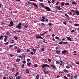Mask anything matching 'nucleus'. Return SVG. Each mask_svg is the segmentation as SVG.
<instances>
[{
    "label": "nucleus",
    "mask_w": 79,
    "mask_h": 79,
    "mask_svg": "<svg viewBox=\"0 0 79 79\" xmlns=\"http://www.w3.org/2000/svg\"><path fill=\"white\" fill-rule=\"evenodd\" d=\"M9 56L10 57H13V56H14V55H13L12 54H10Z\"/></svg>",
    "instance_id": "nucleus-51"
},
{
    "label": "nucleus",
    "mask_w": 79,
    "mask_h": 79,
    "mask_svg": "<svg viewBox=\"0 0 79 79\" xmlns=\"http://www.w3.org/2000/svg\"><path fill=\"white\" fill-rule=\"evenodd\" d=\"M55 39H56L57 40H58L59 39V37L56 36L55 37Z\"/></svg>",
    "instance_id": "nucleus-42"
},
{
    "label": "nucleus",
    "mask_w": 79,
    "mask_h": 79,
    "mask_svg": "<svg viewBox=\"0 0 79 79\" xmlns=\"http://www.w3.org/2000/svg\"><path fill=\"white\" fill-rule=\"evenodd\" d=\"M65 5H69V3H68V2H66V3H65Z\"/></svg>",
    "instance_id": "nucleus-41"
},
{
    "label": "nucleus",
    "mask_w": 79,
    "mask_h": 79,
    "mask_svg": "<svg viewBox=\"0 0 79 79\" xmlns=\"http://www.w3.org/2000/svg\"><path fill=\"white\" fill-rule=\"evenodd\" d=\"M37 66H38V65L37 64H35L34 65V67H35V68H37Z\"/></svg>",
    "instance_id": "nucleus-43"
},
{
    "label": "nucleus",
    "mask_w": 79,
    "mask_h": 79,
    "mask_svg": "<svg viewBox=\"0 0 79 79\" xmlns=\"http://www.w3.org/2000/svg\"><path fill=\"white\" fill-rule=\"evenodd\" d=\"M6 34H7V35H10V32H9V31H8L6 33Z\"/></svg>",
    "instance_id": "nucleus-52"
},
{
    "label": "nucleus",
    "mask_w": 79,
    "mask_h": 79,
    "mask_svg": "<svg viewBox=\"0 0 79 79\" xmlns=\"http://www.w3.org/2000/svg\"><path fill=\"white\" fill-rule=\"evenodd\" d=\"M8 44H9V43H8V42H6V43H5V44L6 45H8Z\"/></svg>",
    "instance_id": "nucleus-63"
},
{
    "label": "nucleus",
    "mask_w": 79,
    "mask_h": 79,
    "mask_svg": "<svg viewBox=\"0 0 79 79\" xmlns=\"http://www.w3.org/2000/svg\"><path fill=\"white\" fill-rule=\"evenodd\" d=\"M36 37L37 39H43L44 40V39H43L41 36H36Z\"/></svg>",
    "instance_id": "nucleus-2"
},
{
    "label": "nucleus",
    "mask_w": 79,
    "mask_h": 79,
    "mask_svg": "<svg viewBox=\"0 0 79 79\" xmlns=\"http://www.w3.org/2000/svg\"><path fill=\"white\" fill-rule=\"evenodd\" d=\"M59 63L60 64V66H62V65H63V60H60L59 62Z\"/></svg>",
    "instance_id": "nucleus-8"
},
{
    "label": "nucleus",
    "mask_w": 79,
    "mask_h": 79,
    "mask_svg": "<svg viewBox=\"0 0 79 79\" xmlns=\"http://www.w3.org/2000/svg\"><path fill=\"white\" fill-rule=\"evenodd\" d=\"M10 24H11V25H13V24H14V23L12 21H11V22H10Z\"/></svg>",
    "instance_id": "nucleus-32"
},
{
    "label": "nucleus",
    "mask_w": 79,
    "mask_h": 79,
    "mask_svg": "<svg viewBox=\"0 0 79 79\" xmlns=\"http://www.w3.org/2000/svg\"><path fill=\"white\" fill-rule=\"evenodd\" d=\"M42 52H44L45 51V49L44 48H42L41 49Z\"/></svg>",
    "instance_id": "nucleus-47"
},
{
    "label": "nucleus",
    "mask_w": 79,
    "mask_h": 79,
    "mask_svg": "<svg viewBox=\"0 0 79 79\" xmlns=\"http://www.w3.org/2000/svg\"><path fill=\"white\" fill-rule=\"evenodd\" d=\"M18 58H22V56H17Z\"/></svg>",
    "instance_id": "nucleus-50"
},
{
    "label": "nucleus",
    "mask_w": 79,
    "mask_h": 79,
    "mask_svg": "<svg viewBox=\"0 0 79 79\" xmlns=\"http://www.w3.org/2000/svg\"><path fill=\"white\" fill-rule=\"evenodd\" d=\"M16 27L17 29H21V26L18 25L16 26Z\"/></svg>",
    "instance_id": "nucleus-11"
},
{
    "label": "nucleus",
    "mask_w": 79,
    "mask_h": 79,
    "mask_svg": "<svg viewBox=\"0 0 79 79\" xmlns=\"http://www.w3.org/2000/svg\"><path fill=\"white\" fill-rule=\"evenodd\" d=\"M68 14H69V15H72V12H71V11L69 12H68Z\"/></svg>",
    "instance_id": "nucleus-28"
},
{
    "label": "nucleus",
    "mask_w": 79,
    "mask_h": 79,
    "mask_svg": "<svg viewBox=\"0 0 79 79\" xmlns=\"http://www.w3.org/2000/svg\"><path fill=\"white\" fill-rule=\"evenodd\" d=\"M41 21L42 22H45V20L44 19H41Z\"/></svg>",
    "instance_id": "nucleus-33"
},
{
    "label": "nucleus",
    "mask_w": 79,
    "mask_h": 79,
    "mask_svg": "<svg viewBox=\"0 0 79 79\" xmlns=\"http://www.w3.org/2000/svg\"><path fill=\"white\" fill-rule=\"evenodd\" d=\"M45 66H46V67H47L48 68H50V66H49V65H48L47 64H45Z\"/></svg>",
    "instance_id": "nucleus-34"
},
{
    "label": "nucleus",
    "mask_w": 79,
    "mask_h": 79,
    "mask_svg": "<svg viewBox=\"0 0 79 79\" xmlns=\"http://www.w3.org/2000/svg\"><path fill=\"white\" fill-rule=\"evenodd\" d=\"M2 39H3V36L2 35H1L0 37V40H2Z\"/></svg>",
    "instance_id": "nucleus-30"
},
{
    "label": "nucleus",
    "mask_w": 79,
    "mask_h": 79,
    "mask_svg": "<svg viewBox=\"0 0 79 79\" xmlns=\"http://www.w3.org/2000/svg\"><path fill=\"white\" fill-rule=\"evenodd\" d=\"M74 76H72L71 77V79H74Z\"/></svg>",
    "instance_id": "nucleus-61"
},
{
    "label": "nucleus",
    "mask_w": 79,
    "mask_h": 79,
    "mask_svg": "<svg viewBox=\"0 0 79 79\" xmlns=\"http://www.w3.org/2000/svg\"><path fill=\"white\" fill-rule=\"evenodd\" d=\"M67 39L68 40H69L70 41H72V40L70 38V37H67Z\"/></svg>",
    "instance_id": "nucleus-13"
},
{
    "label": "nucleus",
    "mask_w": 79,
    "mask_h": 79,
    "mask_svg": "<svg viewBox=\"0 0 79 79\" xmlns=\"http://www.w3.org/2000/svg\"><path fill=\"white\" fill-rule=\"evenodd\" d=\"M45 64H43L42 65V67L43 68H45V67H46L45 66Z\"/></svg>",
    "instance_id": "nucleus-24"
},
{
    "label": "nucleus",
    "mask_w": 79,
    "mask_h": 79,
    "mask_svg": "<svg viewBox=\"0 0 79 79\" xmlns=\"http://www.w3.org/2000/svg\"><path fill=\"white\" fill-rule=\"evenodd\" d=\"M56 63L57 64H60V62H59V61H56Z\"/></svg>",
    "instance_id": "nucleus-37"
},
{
    "label": "nucleus",
    "mask_w": 79,
    "mask_h": 79,
    "mask_svg": "<svg viewBox=\"0 0 79 79\" xmlns=\"http://www.w3.org/2000/svg\"><path fill=\"white\" fill-rule=\"evenodd\" d=\"M24 28H27L28 27V25L27 24H26L24 26Z\"/></svg>",
    "instance_id": "nucleus-26"
},
{
    "label": "nucleus",
    "mask_w": 79,
    "mask_h": 79,
    "mask_svg": "<svg viewBox=\"0 0 79 79\" xmlns=\"http://www.w3.org/2000/svg\"><path fill=\"white\" fill-rule=\"evenodd\" d=\"M44 9L45 10H47L46 11H51V9L50 8L46 6H44Z\"/></svg>",
    "instance_id": "nucleus-1"
},
{
    "label": "nucleus",
    "mask_w": 79,
    "mask_h": 79,
    "mask_svg": "<svg viewBox=\"0 0 79 79\" xmlns=\"http://www.w3.org/2000/svg\"><path fill=\"white\" fill-rule=\"evenodd\" d=\"M50 66H52V67H53V68H56V66H55L54 65L52 64H50Z\"/></svg>",
    "instance_id": "nucleus-18"
},
{
    "label": "nucleus",
    "mask_w": 79,
    "mask_h": 79,
    "mask_svg": "<svg viewBox=\"0 0 79 79\" xmlns=\"http://www.w3.org/2000/svg\"><path fill=\"white\" fill-rule=\"evenodd\" d=\"M30 53V54H31V55H34V54L33 53V52H31Z\"/></svg>",
    "instance_id": "nucleus-53"
},
{
    "label": "nucleus",
    "mask_w": 79,
    "mask_h": 79,
    "mask_svg": "<svg viewBox=\"0 0 79 79\" xmlns=\"http://www.w3.org/2000/svg\"><path fill=\"white\" fill-rule=\"evenodd\" d=\"M59 3H60V2H57V3L56 4V5H58V4H59Z\"/></svg>",
    "instance_id": "nucleus-39"
},
{
    "label": "nucleus",
    "mask_w": 79,
    "mask_h": 79,
    "mask_svg": "<svg viewBox=\"0 0 79 79\" xmlns=\"http://www.w3.org/2000/svg\"><path fill=\"white\" fill-rule=\"evenodd\" d=\"M9 42L10 44H13V43H15V41L12 40H10Z\"/></svg>",
    "instance_id": "nucleus-9"
},
{
    "label": "nucleus",
    "mask_w": 79,
    "mask_h": 79,
    "mask_svg": "<svg viewBox=\"0 0 79 79\" xmlns=\"http://www.w3.org/2000/svg\"><path fill=\"white\" fill-rule=\"evenodd\" d=\"M8 26L9 27H11L13 26V25H11L10 24H9L8 25Z\"/></svg>",
    "instance_id": "nucleus-59"
},
{
    "label": "nucleus",
    "mask_w": 79,
    "mask_h": 79,
    "mask_svg": "<svg viewBox=\"0 0 79 79\" xmlns=\"http://www.w3.org/2000/svg\"><path fill=\"white\" fill-rule=\"evenodd\" d=\"M13 77L12 76L9 77V79H13Z\"/></svg>",
    "instance_id": "nucleus-38"
},
{
    "label": "nucleus",
    "mask_w": 79,
    "mask_h": 79,
    "mask_svg": "<svg viewBox=\"0 0 79 79\" xmlns=\"http://www.w3.org/2000/svg\"><path fill=\"white\" fill-rule=\"evenodd\" d=\"M1 25H3V24L4 25H5V23L4 22H1Z\"/></svg>",
    "instance_id": "nucleus-35"
},
{
    "label": "nucleus",
    "mask_w": 79,
    "mask_h": 79,
    "mask_svg": "<svg viewBox=\"0 0 79 79\" xmlns=\"http://www.w3.org/2000/svg\"><path fill=\"white\" fill-rule=\"evenodd\" d=\"M75 13L77 15H79V12L77 11H75Z\"/></svg>",
    "instance_id": "nucleus-21"
},
{
    "label": "nucleus",
    "mask_w": 79,
    "mask_h": 79,
    "mask_svg": "<svg viewBox=\"0 0 79 79\" xmlns=\"http://www.w3.org/2000/svg\"><path fill=\"white\" fill-rule=\"evenodd\" d=\"M31 63L28 62V63H27V65L28 66V67H29V66H30L31 65Z\"/></svg>",
    "instance_id": "nucleus-16"
},
{
    "label": "nucleus",
    "mask_w": 79,
    "mask_h": 79,
    "mask_svg": "<svg viewBox=\"0 0 79 79\" xmlns=\"http://www.w3.org/2000/svg\"><path fill=\"white\" fill-rule=\"evenodd\" d=\"M61 42L63 44H65V45L67 44V42H63V41H61Z\"/></svg>",
    "instance_id": "nucleus-25"
},
{
    "label": "nucleus",
    "mask_w": 79,
    "mask_h": 79,
    "mask_svg": "<svg viewBox=\"0 0 79 79\" xmlns=\"http://www.w3.org/2000/svg\"><path fill=\"white\" fill-rule=\"evenodd\" d=\"M63 24H65V25H66L67 23H66V22H63Z\"/></svg>",
    "instance_id": "nucleus-56"
},
{
    "label": "nucleus",
    "mask_w": 79,
    "mask_h": 79,
    "mask_svg": "<svg viewBox=\"0 0 79 79\" xmlns=\"http://www.w3.org/2000/svg\"><path fill=\"white\" fill-rule=\"evenodd\" d=\"M43 61H44V62L45 63H47V61L45 59H43Z\"/></svg>",
    "instance_id": "nucleus-31"
},
{
    "label": "nucleus",
    "mask_w": 79,
    "mask_h": 79,
    "mask_svg": "<svg viewBox=\"0 0 79 79\" xmlns=\"http://www.w3.org/2000/svg\"><path fill=\"white\" fill-rule=\"evenodd\" d=\"M74 26H79V24H75L74 25Z\"/></svg>",
    "instance_id": "nucleus-49"
},
{
    "label": "nucleus",
    "mask_w": 79,
    "mask_h": 79,
    "mask_svg": "<svg viewBox=\"0 0 79 79\" xmlns=\"http://www.w3.org/2000/svg\"><path fill=\"white\" fill-rule=\"evenodd\" d=\"M57 9H58L59 10H61V8L60 7V6H57Z\"/></svg>",
    "instance_id": "nucleus-22"
},
{
    "label": "nucleus",
    "mask_w": 79,
    "mask_h": 79,
    "mask_svg": "<svg viewBox=\"0 0 79 79\" xmlns=\"http://www.w3.org/2000/svg\"><path fill=\"white\" fill-rule=\"evenodd\" d=\"M16 60L17 62H19V61H21V60H20V59L19 58L17 59Z\"/></svg>",
    "instance_id": "nucleus-19"
},
{
    "label": "nucleus",
    "mask_w": 79,
    "mask_h": 79,
    "mask_svg": "<svg viewBox=\"0 0 79 79\" xmlns=\"http://www.w3.org/2000/svg\"><path fill=\"white\" fill-rule=\"evenodd\" d=\"M61 6H64V2H61Z\"/></svg>",
    "instance_id": "nucleus-20"
},
{
    "label": "nucleus",
    "mask_w": 79,
    "mask_h": 79,
    "mask_svg": "<svg viewBox=\"0 0 79 79\" xmlns=\"http://www.w3.org/2000/svg\"><path fill=\"white\" fill-rule=\"evenodd\" d=\"M18 25L19 26H22V24L21 23H19Z\"/></svg>",
    "instance_id": "nucleus-48"
},
{
    "label": "nucleus",
    "mask_w": 79,
    "mask_h": 79,
    "mask_svg": "<svg viewBox=\"0 0 79 79\" xmlns=\"http://www.w3.org/2000/svg\"><path fill=\"white\" fill-rule=\"evenodd\" d=\"M48 60L49 61V62H51V61H52L50 59L48 58Z\"/></svg>",
    "instance_id": "nucleus-46"
},
{
    "label": "nucleus",
    "mask_w": 79,
    "mask_h": 79,
    "mask_svg": "<svg viewBox=\"0 0 79 79\" xmlns=\"http://www.w3.org/2000/svg\"><path fill=\"white\" fill-rule=\"evenodd\" d=\"M41 24L43 27H44L45 26V24L44 23H41Z\"/></svg>",
    "instance_id": "nucleus-27"
},
{
    "label": "nucleus",
    "mask_w": 79,
    "mask_h": 79,
    "mask_svg": "<svg viewBox=\"0 0 79 79\" xmlns=\"http://www.w3.org/2000/svg\"><path fill=\"white\" fill-rule=\"evenodd\" d=\"M40 6H42V8H44V7H45V6L44 5V3H40L39 4Z\"/></svg>",
    "instance_id": "nucleus-7"
},
{
    "label": "nucleus",
    "mask_w": 79,
    "mask_h": 79,
    "mask_svg": "<svg viewBox=\"0 0 79 79\" xmlns=\"http://www.w3.org/2000/svg\"><path fill=\"white\" fill-rule=\"evenodd\" d=\"M61 52H60V51H59L58 50H56V53H57V54H60V53Z\"/></svg>",
    "instance_id": "nucleus-14"
},
{
    "label": "nucleus",
    "mask_w": 79,
    "mask_h": 79,
    "mask_svg": "<svg viewBox=\"0 0 79 79\" xmlns=\"http://www.w3.org/2000/svg\"><path fill=\"white\" fill-rule=\"evenodd\" d=\"M21 76H18L16 77V79H21Z\"/></svg>",
    "instance_id": "nucleus-23"
},
{
    "label": "nucleus",
    "mask_w": 79,
    "mask_h": 79,
    "mask_svg": "<svg viewBox=\"0 0 79 79\" xmlns=\"http://www.w3.org/2000/svg\"><path fill=\"white\" fill-rule=\"evenodd\" d=\"M56 50H59V48L58 47H56Z\"/></svg>",
    "instance_id": "nucleus-60"
},
{
    "label": "nucleus",
    "mask_w": 79,
    "mask_h": 79,
    "mask_svg": "<svg viewBox=\"0 0 79 79\" xmlns=\"http://www.w3.org/2000/svg\"><path fill=\"white\" fill-rule=\"evenodd\" d=\"M39 77H40V75L39 74H38L37 76H36L35 77V78L36 79H39Z\"/></svg>",
    "instance_id": "nucleus-10"
},
{
    "label": "nucleus",
    "mask_w": 79,
    "mask_h": 79,
    "mask_svg": "<svg viewBox=\"0 0 79 79\" xmlns=\"http://www.w3.org/2000/svg\"><path fill=\"white\" fill-rule=\"evenodd\" d=\"M22 55H23L22 56V58L25 59L26 56H25V55H24V53H23L22 54Z\"/></svg>",
    "instance_id": "nucleus-12"
},
{
    "label": "nucleus",
    "mask_w": 79,
    "mask_h": 79,
    "mask_svg": "<svg viewBox=\"0 0 79 79\" xmlns=\"http://www.w3.org/2000/svg\"><path fill=\"white\" fill-rule=\"evenodd\" d=\"M14 38H15V40H18V37H16V36H14Z\"/></svg>",
    "instance_id": "nucleus-44"
},
{
    "label": "nucleus",
    "mask_w": 79,
    "mask_h": 79,
    "mask_svg": "<svg viewBox=\"0 0 79 79\" xmlns=\"http://www.w3.org/2000/svg\"><path fill=\"white\" fill-rule=\"evenodd\" d=\"M27 52H31V50H30V49H27Z\"/></svg>",
    "instance_id": "nucleus-58"
},
{
    "label": "nucleus",
    "mask_w": 79,
    "mask_h": 79,
    "mask_svg": "<svg viewBox=\"0 0 79 79\" xmlns=\"http://www.w3.org/2000/svg\"><path fill=\"white\" fill-rule=\"evenodd\" d=\"M5 38L4 39V41L5 42H6V40H7V39H8V36H5Z\"/></svg>",
    "instance_id": "nucleus-6"
},
{
    "label": "nucleus",
    "mask_w": 79,
    "mask_h": 79,
    "mask_svg": "<svg viewBox=\"0 0 79 79\" xmlns=\"http://www.w3.org/2000/svg\"><path fill=\"white\" fill-rule=\"evenodd\" d=\"M66 68H67V69H69V68H70V67H69V66L67 65L66 66Z\"/></svg>",
    "instance_id": "nucleus-54"
},
{
    "label": "nucleus",
    "mask_w": 79,
    "mask_h": 79,
    "mask_svg": "<svg viewBox=\"0 0 79 79\" xmlns=\"http://www.w3.org/2000/svg\"><path fill=\"white\" fill-rule=\"evenodd\" d=\"M25 72L27 74H29V70L27 69L25 70Z\"/></svg>",
    "instance_id": "nucleus-5"
},
{
    "label": "nucleus",
    "mask_w": 79,
    "mask_h": 79,
    "mask_svg": "<svg viewBox=\"0 0 79 79\" xmlns=\"http://www.w3.org/2000/svg\"><path fill=\"white\" fill-rule=\"evenodd\" d=\"M72 4H73V5H76V3L74 2H72Z\"/></svg>",
    "instance_id": "nucleus-40"
},
{
    "label": "nucleus",
    "mask_w": 79,
    "mask_h": 79,
    "mask_svg": "<svg viewBox=\"0 0 79 79\" xmlns=\"http://www.w3.org/2000/svg\"><path fill=\"white\" fill-rule=\"evenodd\" d=\"M42 18L43 19L45 20V18H46L45 17H44V16H43L42 17Z\"/></svg>",
    "instance_id": "nucleus-57"
},
{
    "label": "nucleus",
    "mask_w": 79,
    "mask_h": 79,
    "mask_svg": "<svg viewBox=\"0 0 79 79\" xmlns=\"http://www.w3.org/2000/svg\"><path fill=\"white\" fill-rule=\"evenodd\" d=\"M21 50H20V49H19V50H17V52H18V53H21Z\"/></svg>",
    "instance_id": "nucleus-36"
},
{
    "label": "nucleus",
    "mask_w": 79,
    "mask_h": 79,
    "mask_svg": "<svg viewBox=\"0 0 79 79\" xmlns=\"http://www.w3.org/2000/svg\"><path fill=\"white\" fill-rule=\"evenodd\" d=\"M26 63V61H23V64H25V63Z\"/></svg>",
    "instance_id": "nucleus-62"
},
{
    "label": "nucleus",
    "mask_w": 79,
    "mask_h": 79,
    "mask_svg": "<svg viewBox=\"0 0 79 79\" xmlns=\"http://www.w3.org/2000/svg\"><path fill=\"white\" fill-rule=\"evenodd\" d=\"M31 4H32V5H34V7H35L36 8H38V6H37V5L35 4V3H31Z\"/></svg>",
    "instance_id": "nucleus-3"
},
{
    "label": "nucleus",
    "mask_w": 79,
    "mask_h": 79,
    "mask_svg": "<svg viewBox=\"0 0 79 79\" xmlns=\"http://www.w3.org/2000/svg\"><path fill=\"white\" fill-rule=\"evenodd\" d=\"M27 2H28V4H29V5L31 4V3H31V2H29V1H27Z\"/></svg>",
    "instance_id": "nucleus-55"
},
{
    "label": "nucleus",
    "mask_w": 79,
    "mask_h": 79,
    "mask_svg": "<svg viewBox=\"0 0 79 79\" xmlns=\"http://www.w3.org/2000/svg\"><path fill=\"white\" fill-rule=\"evenodd\" d=\"M63 71H64L65 73L66 72V73H69V71L65 69H64Z\"/></svg>",
    "instance_id": "nucleus-15"
},
{
    "label": "nucleus",
    "mask_w": 79,
    "mask_h": 79,
    "mask_svg": "<svg viewBox=\"0 0 79 79\" xmlns=\"http://www.w3.org/2000/svg\"><path fill=\"white\" fill-rule=\"evenodd\" d=\"M67 52V51L66 50H64V51H62V53H66Z\"/></svg>",
    "instance_id": "nucleus-17"
},
{
    "label": "nucleus",
    "mask_w": 79,
    "mask_h": 79,
    "mask_svg": "<svg viewBox=\"0 0 79 79\" xmlns=\"http://www.w3.org/2000/svg\"><path fill=\"white\" fill-rule=\"evenodd\" d=\"M19 74V72H17L16 73V74H15V77H17V76Z\"/></svg>",
    "instance_id": "nucleus-29"
},
{
    "label": "nucleus",
    "mask_w": 79,
    "mask_h": 79,
    "mask_svg": "<svg viewBox=\"0 0 79 79\" xmlns=\"http://www.w3.org/2000/svg\"><path fill=\"white\" fill-rule=\"evenodd\" d=\"M43 73H44V74H48V73H49L48 71H45V70L44 71Z\"/></svg>",
    "instance_id": "nucleus-4"
},
{
    "label": "nucleus",
    "mask_w": 79,
    "mask_h": 79,
    "mask_svg": "<svg viewBox=\"0 0 79 79\" xmlns=\"http://www.w3.org/2000/svg\"><path fill=\"white\" fill-rule=\"evenodd\" d=\"M75 63L76 64H79V62H77Z\"/></svg>",
    "instance_id": "nucleus-64"
},
{
    "label": "nucleus",
    "mask_w": 79,
    "mask_h": 79,
    "mask_svg": "<svg viewBox=\"0 0 79 79\" xmlns=\"http://www.w3.org/2000/svg\"><path fill=\"white\" fill-rule=\"evenodd\" d=\"M27 62H29V61H30V59H27Z\"/></svg>",
    "instance_id": "nucleus-45"
}]
</instances>
